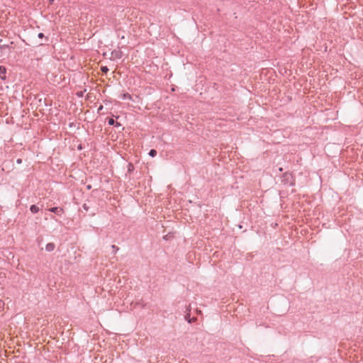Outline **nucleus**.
<instances>
[{
    "label": "nucleus",
    "mask_w": 363,
    "mask_h": 363,
    "mask_svg": "<svg viewBox=\"0 0 363 363\" xmlns=\"http://www.w3.org/2000/svg\"><path fill=\"white\" fill-rule=\"evenodd\" d=\"M52 2H53V0H50V4H52Z\"/></svg>",
    "instance_id": "4be33fe9"
},
{
    "label": "nucleus",
    "mask_w": 363,
    "mask_h": 363,
    "mask_svg": "<svg viewBox=\"0 0 363 363\" xmlns=\"http://www.w3.org/2000/svg\"><path fill=\"white\" fill-rule=\"evenodd\" d=\"M55 247V244H54V243H52V242H49V243H48V244L46 245V246H45V250H46V251H48V252H52V251H53V250H54Z\"/></svg>",
    "instance_id": "423d86ee"
},
{
    "label": "nucleus",
    "mask_w": 363,
    "mask_h": 363,
    "mask_svg": "<svg viewBox=\"0 0 363 363\" xmlns=\"http://www.w3.org/2000/svg\"><path fill=\"white\" fill-rule=\"evenodd\" d=\"M83 208L86 211H88L89 209V206L86 204V203H84L83 206H82Z\"/></svg>",
    "instance_id": "ddd939ff"
},
{
    "label": "nucleus",
    "mask_w": 363,
    "mask_h": 363,
    "mask_svg": "<svg viewBox=\"0 0 363 363\" xmlns=\"http://www.w3.org/2000/svg\"><path fill=\"white\" fill-rule=\"evenodd\" d=\"M3 40H0V48L1 50L6 48H10L11 45L13 44V42L11 41L9 44L2 43Z\"/></svg>",
    "instance_id": "39448f33"
},
{
    "label": "nucleus",
    "mask_w": 363,
    "mask_h": 363,
    "mask_svg": "<svg viewBox=\"0 0 363 363\" xmlns=\"http://www.w3.org/2000/svg\"><path fill=\"white\" fill-rule=\"evenodd\" d=\"M111 57L115 59H120L122 57V52L120 50H113L111 52Z\"/></svg>",
    "instance_id": "7ed1b4c3"
},
{
    "label": "nucleus",
    "mask_w": 363,
    "mask_h": 363,
    "mask_svg": "<svg viewBox=\"0 0 363 363\" xmlns=\"http://www.w3.org/2000/svg\"><path fill=\"white\" fill-rule=\"evenodd\" d=\"M4 305V303L3 302V301L0 300V309L3 308Z\"/></svg>",
    "instance_id": "2eb2a0df"
},
{
    "label": "nucleus",
    "mask_w": 363,
    "mask_h": 363,
    "mask_svg": "<svg viewBox=\"0 0 363 363\" xmlns=\"http://www.w3.org/2000/svg\"><path fill=\"white\" fill-rule=\"evenodd\" d=\"M30 211L33 213H36L39 211V208L36 205H31L30 207Z\"/></svg>",
    "instance_id": "6e6552de"
},
{
    "label": "nucleus",
    "mask_w": 363,
    "mask_h": 363,
    "mask_svg": "<svg viewBox=\"0 0 363 363\" xmlns=\"http://www.w3.org/2000/svg\"><path fill=\"white\" fill-rule=\"evenodd\" d=\"M108 70L109 69L106 66H102L101 67V71L104 74H106L108 72Z\"/></svg>",
    "instance_id": "9d476101"
},
{
    "label": "nucleus",
    "mask_w": 363,
    "mask_h": 363,
    "mask_svg": "<svg viewBox=\"0 0 363 363\" xmlns=\"http://www.w3.org/2000/svg\"><path fill=\"white\" fill-rule=\"evenodd\" d=\"M294 179L291 173L285 172L281 179V182L285 185L294 186Z\"/></svg>",
    "instance_id": "f257e3e1"
},
{
    "label": "nucleus",
    "mask_w": 363,
    "mask_h": 363,
    "mask_svg": "<svg viewBox=\"0 0 363 363\" xmlns=\"http://www.w3.org/2000/svg\"><path fill=\"white\" fill-rule=\"evenodd\" d=\"M86 188H87V189H91V185H87Z\"/></svg>",
    "instance_id": "f3484780"
},
{
    "label": "nucleus",
    "mask_w": 363,
    "mask_h": 363,
    "mask_svg": "<svg viewBox=\"0 0 363 363\" xmlns=\"http://www.w3.org/2000/svg\"><path fill=\"white\" fill-rule=\"evenodd\" d=\"M149 155L152 157H154L157 155V150L155 149H152L149 152Z\"/></svg>",
    "instance_id": "1a4fd4ad"
},
{
    "label": "nucleus",
    "mask_w": 363,
    "mask_h": 363,
    "mask_svg": "<svg viewBox=\"0 0 363 363\" xmlns=\"http://www.w3.org/2000/svg\"><path fill=\"white\" fill-rule=\"evenodd\" d=\"M48 211L55 213L57 216H62L64 213V210L61 207H52L49 208Z\"/></svg>",
    "instance_id": "f03ea898"
},
{
    "label": "nucleus",
    "mask_w": 363,
    "mask_h": 363,
    "mask_svg": "<svg viewBox=\"0 0 363 363\" xmlns=\"http://www.w3.org/2000/svg\"><path fill=\"white\" fill-rule=\"evenodd\" d=\"M190 316V314H188L185 316L186 319L189 318V317Z\"/></svg>",
    "instance_id": "6ab92c4d"
},
{
    "label": "nucleus",
    "mask_w": 363,
    "mask_h": 363,
    "mask_svg": "<svg viewBox=\"0 0 363 363\" xmlns=\"http://www.w3.org/2000/svg\"><path fill=\"white\" fill-rule=\"evenodd\" d=\"M103 108V106H100V107L99 108L98 111H99L100 110H101Z\"/></svg>",
    "instance_id": "a211bd4d"
},
{
    "label": "nucleus",
    "mask_w": 363,
    "mask_h": 363,
    "mask_svg": "<svg viewBox=\"0 0 363 363\" xmlns=\"http://www.w3.org/2000/svg\"><path fill=\"white\" fill-rule=\"evenodd\" d=\"M190 316V314H188L185 316L186 319L189 318V317Z\"/></svg>",
    "instance_id": "aec40b11"
},
{
    "label": "nucleus",
    "mask_w": 363,
    "mask_h": 363,
    "mask_svg": "<svg viewBox=\"0 0 363 363\" xmlns=\"http://www.w3.org/2000/svg\"><path fill=\"white\" fill-rule=\"evenodd\" d=\"M122 98L123 99H131V96L129 94L126 93V94H123Z\"/></svg>",
    "instance_id": "9b49d317"
},
{
    "label": "nucleus",
    "mask_w": 363,
    "mask_h": 363,
    "mask_svg": "<svg viewBox=\"0 0 363 363\" xmlns=\"http://www.w3.org/2000/svg\"><path fill=\"white\" fill-rule=\"evenodd\" d=\"M38 37L39 38H43L45 37V35H44V34L43 33H38Z\"/></svg>",
    "instance_id": "4468645a"
},
{
    "label": "nucleus",
    "mask_w": 363,
    "mask_h": 363,
    "mask_svg": "<svg viewBox=\"0 0 363 363\" xmlns=\"http://www.w3.org/2000/svg\"><path fill=\"white\" fill-rule=\"evenodd\" d=\"M111 248L113 250L114 252H116L119 250V248L114 245H111Z\"/></svg>",
    "instance_id": "f8f14e48"
},
{
    "label": "nucleus",
    "mask_w": 363,
    "mask_h": 363,
    "mask_svg": "<svg viewBox=\"0 0 363 363\" xmlns=\"http://www.w3.org/2000/svg\"><path fill=\"white\" fill-rule=\"evenodd\" d=\"M108 124L110 125H115L116 127H118V126H121V124L118 122H116L113 118H108Z\"/></svg>",
    "instance_id": "0eeeda50"
},
{
    "label": "nucleus",
    "mask_w": 363,
    "mask_h": 363,
    "mask_svg": "<svg viewBox=\"0 0 363 363\" xmlns=\"http://www.w3.org/2000/svg\"><path fill=\"white\" fill-rule=\"evenodd\" d=\"M16 163H17V164H21V163H22V160H21V159H18V160H16Z\"/></svg>",
    "instance_id": "dca6fc26"
},
{
    "label": "nucleus",
    "mask_w": 363,
    "mask_h": 363,
    "mask_svg": "<svg viewBox=\"0 0 363 363\" xmlns=\"http://www.w3.org/2000/svg\"><path fill=\"white\" fill-rule=\"evenodd\" d=\"M6 67L4 66H0V78L1 79H4V80L6 79Z\"/></svg>",
    "instance_id": "20e7f679"
},
{
    "label": "nucleus",
    "mask_w": 363,
    "mask_h": 363,
    "mask_svg": "<svg viewBox=\"0 0 363 363\" xmlns=\"http://www.w3.org/2000/svg\"><path fill=\"white\" fill-rule=\"evenodd\" d=\"M279 172H282L283 171V169L281 167L279 168Z\"/></svg>",
    "instance_id": "412c9836"
}]
</instances>
